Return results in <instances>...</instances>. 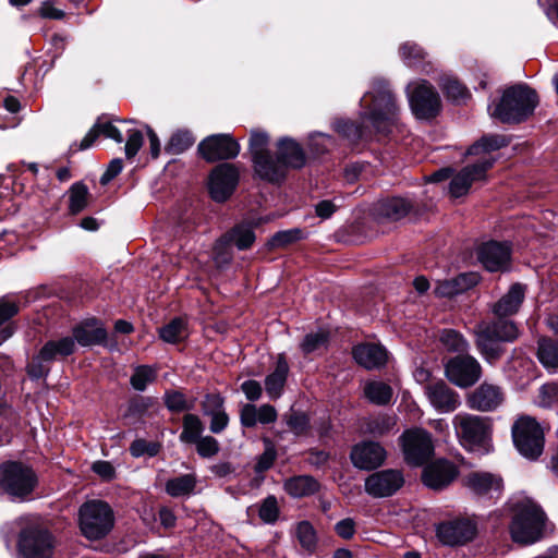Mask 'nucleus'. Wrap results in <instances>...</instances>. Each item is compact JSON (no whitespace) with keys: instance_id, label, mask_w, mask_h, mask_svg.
<instances>
[{"instance_id":"14","label":"nucleus","mask_w":558,"mask_h":558,"mask_svg":"<svg viewBox=\"0 0 558 558\" xmlns=\"http://www.w3.org/2000/svg\"><path fill=\"white\" fill-rule=\"evenodd\" d=\"M239 182L238 169L230 163L217 166L208 182L210 196L216 202L227 201L234 192Z\"/></svg>"},{"instance_id":"11","label":"nucleus","mask_w":558,"mask_h":558,"mask_svg":"<svg viewBox=\"0 0 558 558\" xmlns=\"http://www.w3.org/2000/svg\"><path fill=\"white\" fill-rule=\"evenodd\" d=\"M53 549V538L46 530L32 527L20 535L19 550L23 558H51Z\"/></svg>"},{"instance_id":"12","label":"nucleus","mask_w":558,"mask_h":558,"mask_svg":"<svg viewBox=\"0 0 558 558\" xmlns=\"http://www.w3.org/2000/svg\"><path fill=\"white\" fill-rule=\"evenodd\" d=\"M447 378L460 388L473 386L482 375L480 363L471 355L450 359L445 367Z\"/></svg>"},{"instance_id":"29","label":"nucleus","mask_w":558,"mask_h":558,"mask_svg":"<svg viewBox=\"0 0 558 558\" xmlns=\"http://www.w3.org/2000/svg\"><path fill=\"white\" fill-rule=\"evenodd\" d=\"M255 173L268 182H279L286 177V169L280 162L278 156L272 158L270 153L252 159Z\"/></svg>"},{"instance_id":"63","label":"nucleus","mask_w":558,"mask_h":558,"mask_svg":"<svg viewBox=\"0 0 558 558\" xmlns=\"http://www.w3.org/2000/svg\"><path fill=\"white\" fill-rule=\"evenodd\" d=\"M287 424L295 434H301L306 429L308 420L302 413H291L288 416Z\"/></svg>"},{"instance_id":"42","label":"nucleus","mask_w":558,"mask_h":558,"mask_svg":"<svg viewBox=\"0 0 558 558\" xmlns=\"http://www.w3.org/2000/svg\"><path fill=\"white\" fill-rule=\"evenodd\" d=\"M226 240L239 250H246L254 243L255 234L250 225H239L226 235Z\"/></svg>"},{"instance_id":"2","label":"nucleus","mask_w":558,"mask_h":558,"mask_svg":"<svg viewBox=\"0 0 558 558\" xmlns=\"http://www.w3.org/2000/svg\"><path fill=\"white\" fill-rule=\"evenodd\" d=\"M512 521L509 530L513 542L529 545L543 536L545 513L532 500L521 498L512 504Z\"/></svg>"},{"instance_id":"44","label":"nucleus","mask_w":558,"mask_h":558,"mask_svg":"<svg viewBox=\"0 0 558 558\" xmlns=\"http://www.w3.org/2000/svg\"><path fill=\"white\" fill-rule=\"evenodd\" d=\"M157 377V369L149 365H140L134 368L130 378V384L133 389L144 391L147 386L155 381Z\"/></svg>"},{"instance_id":"64","label":"nucleus","mask_w":558,"mask_h":558,"mask_svg":"<svg viewBox=\"0 0 558 558\" xmlns=\"http://www.w3.org/2000/svg\"><path fill=\"white\" fill-rule=\"evenodd\" d=\"M335 531L340 537L350 539L355 533V522L351 518L343 519L335 525Z\"/></svg>"},{"instance_id":"15","label":"nucleus","mask_w":558,"mask_h":558,"mask_svg":"<svg viewBox=\"0 0 558 558\" xmlns=\"http://www.w3.org/2000/svg\"><path fill=\"white\" fill-rule=\"evenodd\" d=\"M493 163V158L483 156L476 163L464 167L450 181L449 193L451 196L461 197L468 194L473 182L485 179L486 172Z\"/></svg>"},{"instance_id":"37","label":"nucleus","mask_w":558,"mask_h":558,"mask_svg":"<svg viewBox=\"0 0 558 558\" xmlns=\"http://www.w3.org/2000/svg\"><path fill=\"white\" fill-rule=\"evenodd\" d=\"M295 537L307 555H313L317 548V535L314 526L308 521H301L295 526Z\"/></svg>"},{"instance_id":"61","label":"nucleus","mask_w":558,"mask_h":558,"mask_svg":"<svg viewBox=\"0 0 558 558\" xmlns=\"http://www.w3.org/2000/svg\"><path fill=\"white\" fill-rule=\"evenodd\" d=\"M47 361L40 357V352L37 356L33 357L32 362L27 365V374L34 379L44 377L48 373V368L44 365Z\"/></svg>"},{"instance_id":"59","label":"nucleus","mask_w":558,"mask_h":558,"mask_svg":"<svg viewBox=\"0 0 558 558\" xmlns=\"http://www.w3.org/2000/svg\"><path fill=\"white\" fill-rule=\"evenodd\" d=\"M335 130L348 138H360L364 135V131L361 126L355 125L350 121H337L335 123Z\"/></svg>"},{"instance_id":"28","label":"nucleus","mask_w":558,"mask_h":558,"mask_svg":"<svg viewBox=\"0 0 558 558\" xmlns=\"http://www.w3.org/2000/svg\"><path fill=\"white\" fill-rule=\"evenodd\" d=\"M477 281L478 276L474 272L460 274L454 278L438 281L434 291L438 296L451 298L474 287Z\"/></svg>"},{"instance_id":"19","label":"nucleus","mask_w":558,"mask_h":558,"mask_svg":"<svg viewBox=\"0 0 558 558\" xmlns=\"http://www.w3.org/2000/svg\"><path fill=\"white\" fill-rule=\"evenodd\" d=\"M351 461L361 470H373L380 466L386 459V450L375 441H364L353 447Z\"/></svg>"},{"instance_id":"34","label":"nucleus","mask_w":558,"mask_h":558,"mask_svg":"<svg viewBox=\"0 0 558 558\" xmlns=\"http://www.w3.org/2000/svg\"><path fill=\"white\" fill-rule=\"evenodd\" d=\"M75 350V341L72 337H64L58 340L48 341L40 350V357L46 361H53L72 354Z\"/></svg>"},{"instance_id":"43","label":"nucleus","mask_w":558,"mask_h":558,"mask_svg":"<svg viewBox=\"0 0 558 558\" xmlns=\"http://www.w3.org/2000/svg\"><path fill=\"white\" fill-rule=\"evenodd\" d=\"M160 338L168 343H177L187 336L186 323L182 318H174L159 330Z\"/></svg>"},{"instance_id":"5","label":"nucleus","mask_w":558,"mask_h":558,"mask_svg":"<svg viewBox=\"0 0 558 558\" xmlns=\"http://www.w3.org/2000/svg\"><path fill=\"white\" fill-rule=\"evenodd\" d=\"M474 333L477 350L488 363H493L502 353L499 342L514 341L519 337V329L513 322L499 319L478 324Z\"/></svg>"},{"instance_id":"50","label":"nucleus","mask_w":558,"mask_h":558,"mask_svg":"<svg viewBox=\"0 0 558 558\" xmlns=\"http://www.w3.org/2000/svg\"><path fill=\"white\" fill-rule=\"evenodd\" d=\"M258 514L264 523H275L279 517V507L277 498L272 495L266 497L259 507Z\"/></svg>"},{"instance_id":"54","label":"nucleus","mask_w":558,"mask_h":558,"mask_svg":"<svg viewBox=\"0 0 558 558\" xmlns=\"http://www.w3.org/2000/svg\"><path fill=\"white\" fill-rule=\"evenodd\" d=\"M400 53L403 61L409 65H415L420 60L424 58V50L413 43H404L400 47Z\"/></svg>"},{"instance_id":"47","label":"nucleus","mask_w":558,"mask_h":558,"mask_svg":"<svg viewBox=\"0 0 558 558\" xmlns=\"http://www.w3.org/2000/svg\"><path fill=\"white\" fill-rule=\"evenodd\" d=\"M194 136L186 130H179L172 134L167 145V150L171 154H181L194 144Z\"/></svg>"},{"instance_id":"60","label":"nucleus","mask_w":558,"mask_h":558,"mask_svg":"<svg viewBox=\"0 0 558 558\" xmlns=\"http://www.w3.org/2000/svg\"><path fill=\"white\" fill-rule=\"evenodd\" d=\"M276 457H277V452H276L275 448L271 445H268L265 448V451L258 457L256 465H255V471L257 473H263V472L269 470L272 466V464L276 460Z\"/></svg>"},{"instance_id":"26","label":"nucleus","mask_w":558,"mask_h":558,"mask_svg":"<svg viewBox=\"0 0 558 558\" xmlns=\"http://www.w3.org/2000/svg\"><path fill=\"white\" fill-rule=\"evenodd\" d=\"M278 417L276 409L270 404H263L259 408L252 403H246L240 412L241 424L245 427H254L257 423L270 424Z\"/></svg>"},{"instance_id":"27","label":"nucleus","mask_w":558,"mask_h":558,"mask_svg":"<svg viewBox=\"0 0 558 558\" xmlns=\"http://www.w3.org/2000/svg\"><path fill=\"white\" fill-rule=\"evenodd\" d=\"M277 154L286 170L288 168L300 169L306 161L302 147L292 138H281L277 143Z\"/></svg>"},{"instance_id":"4","label":"nucleus","mask_w":558,"mask_h":558,"mask_svg":"<svg viewBox=\"0 0 558 558\" xmlns=\"http://www.w3.org/2000/svg\"><path fill=\"white\" fill-rule=\"evenodd\" d=\"M456 436L463 448L481 454L492 450L489 418L470 413H458L452 418Z\"/></svg>"},{"instance_id":"9","label":"nucleus","mask_w":558,"mask_h":558,"mask_svg":"<svg viewBox=\"0 0 558 558\" xmlns=\"http://www.w3.org/2000/svg\"><path fill=\"white\" fill-rule=\"evenodd\" d=\"M409 104L420 120H429L438 114L441 102L438 93L427 81L412 82L407 87Z\"/></svg>"},{"instance_id":"33","label":"nucleus","mask_w":558,"mask_h":558,"mask_svg":"<svg viewBox=\"0 0 558 558\" xmlns=\"http://www.w3.org/2000/svg\"><path fill=\"white\" fill-rule=\"evenodd\" d=\"M413 208V203L403 197H391L381 201L378 205L379 214L390 220L405 217Z\"/></svg>"},{"instance_id":"62","label":"nucleus","mask_w":558,"mask_h":558,"mask_svg":"<svg viewBox=\"0 0 558 558\" xmlns=\"http://www.w3.org/2000/svg\"><path fill=\"white\" fill-rule=\"evenodd\" d=\"M92 470L105 481H110L116 476V470L113 465L108 461L94 462Z\"/></svg>"},{"instance_id":"21","label":"nucleus","mask_w":558,"mask_h":558,"mask_svg":"<svg viewBox=\"0 0 558 558\" xmlns=\"http://www.w3.org/2000/svg\"><path fill=\"white\" fill-rule=\"evenodd\" d=\"M504 402V392L500 387L483 383L468 398L471 409L486 412L494 411Z\"/></svg>"},{"instance_id":"32","label":"nucleus","mask_w":558,"mask_h":558,"mask_svg":"<svg viewBox=\"0 0 558 558\" xmlns=\"http://www.w3.org/2000/svg\"><path fill=\"white\" fill-rule=\"evenodd\" d=\"M289 374V365L283 354H279L275 369L265 378V390L271 400L281 397Z\"/></svg>"},{"instance_id":"58","label":"nucleus","mask_w":558,"mask_h":558,"mask_svg":"<svg viewBox=\"0 0 558 558\" xmlns=\"http://www.w3.org/2000/svg\"><path fill=\"white\" fill-rule=\"evenodd\" d=\"M143 134L140 130H129L124 147L128 159L135 157L143 145Z\"/></svg>"},{"instance_id":"45","label":"nucleus","mask_w":558,"mask_h":558,"mask_svg":"<svg viewBox=\"0 0 558 558\" xmlns=\"http://www.w3.org/2000/svg\"><path fill=\"white\" fill-rule=\"evenodd\" d=\"M507 144V138L501 135L483 136L477 143L472 145L465 154L478 155L480 153H489L505 147Z\"/></svg>"},{"instance_id":"53","label":"nucleus","mask_w":558,"mask_h":558,"mask_svg":"<svg viewBox=\"0 0 558 558\" xmlns=\"http://www.w3.org/2000/svg\"><path fill=\"white\" fill-rule=\"evenodd\" d=\"M301 236L302 231L300 229L279 231L272 235V238L268 242V245L271 248L283 247L300 240Z\"/></svg>"},{"instance_id":"25","label":"nucleus","mask_w":558,"mask_h":558,"mask_svg":"<svg viewBox=\"0 0 558 558\" xmlns=\"http://www.w3.org/2000/svg\"><path fill=\"white\" fill-rule=\"evenodd\" d=\"M352 353L355 362L366 369L379 368L387 362V352L378 344H360L354 347Z\"/></svg>"},{"instance_id":"40","label":"nucleus","mask_w":558,"mask_h":558,"mask_svg":"<svg viewBox=\"0 0 558 558\" xmlns=\"http://www.w3.org/2000/svg\"><path fill=\"white\" fill-rule=\"evenodd\" d=\"M365 397L375 404H388L392 398V389L383 381H371L364 387Z\"/></svg>"},{"instance_id":"56","label":"nucleus","mask_w":558,"mask_h":558,"mask_svg":"<svg viewBox=\"0 0 558 558\" xmlns=\"http://www.w3.org/2000/svg\"><path fill=\"white\" fill-rule=\"evenodd\" d=\"M557 386L553 384L543 385L536 397L535 403L541 408H550L557 399Z\"/></svg>"},{"instance_id":"48","label":"nucleus","mask_w":558,"mask_h":558,"mask_svg":"<svg viewBox=\"0 0 558 558\" xmlns=\"http://www.w3.org/2000/svg\"><path fill=\"white\" fill-rule=\"evenodd\" d=\"M440 85L446 96L454 102L464 101L469 97L468 89L452 77L442 78Z\"/></svg>"},{"instance_id":"3","label":"nucleus","mask_w":558,"mask_h":558,"mask_svg":"<svg viewBox=\"0 0 558 558\" xmlns=\"http://www.w3.org/2000/svg\"><path fill=\"white\" fill-rule=\"evenodd\" d=\"M361 106L364 108L362 114L367 118L377 132H388L389 128L398 120L399 107L384 81L374 83L371 104H368V95H365L361 99Z\"/></svg>"},{"instance_id":"17","label":"nucleus","mask_w":558,"mask_h":558,"mask_svg":"<svg viewBox=\"0 0 558 558\" xmlns=\"http://www.w3.org/2000/svg\"><path fill=\"white\" fill-rule=\"evenodd\" d=\"M424 393L432 408L438 413H451L461 405L459 393L442 380L427 384Z\"/></svg>"},{"instance_id":"8","label":"nucleus","mask_w":558,"mask_h":558,"mask_svg":"<svg viewBox=\"0 0 558 558\" xmlns=\"http://www.w3.org/2000/svg\"><path fill=\"white\" fill-rule=\"evenodd\" d=\"M36 484L33 469L21 462H5L0 466V486L13 498L24 499Z\"/></svg>"},{"instance_id":"51","label":"nucleus","mask_w":558,"mask_h":558,"mask_svg":"<svg viewBox=\"0 0 558 558\" xmlns=\"http://www.w3.org/2000/svg\"><path fill=\"white\" fill-rule=\"evenodd\" d=\"M333 146V140L324 133H313L308 138V147L312 154L319 156L328 151Z\"/></svg>"},{"instance_id":"39","label":"nucleus","mask_w":558,"mask_h":558,"mask_svg":"<svg viewBox=\"0 0 558 558\" xmlns=\"http://www.w3.org/2000/svg\"><path fill=\"white\" fill-rule=\"evenodd\" d=\"M204 432V425L201 418L195 414H185L182 423L180 441L184 444H195Z\"/></svg>"},{"instance_id":"24","label":"nucleus","mask_w":558,"mask_h":558,"mask_svg":"<svg viewBox=\"0 0 558 558\" xmlns=\"http://www.w3.org/2000/svg\"><path fill=\"white\" fill-rule=\"evenodd\" d=\"M75 342L82 347L101 344L107 339V331L97 319H86L73 329Z\"/></svg>"},{"instance_id":"49","label":"nucleus","mask_w":558,"mask_h":558,"mask_svg":"<svg viewBox=\"0 0 558 558\" xmlns=\"http://www.w3.org/2000/svg\"><path fill=\"white\" fill-rule=\"evenodd\" d=\"M268 143L269 136L267 133L259 130H253L251 132L250 138V151L252 155V159H255V157L267 155V153H269Z\"/></svg>"},{"instance_id":"7","label":"nucleus","mask_w":558,"mask_h":558,"mask_svg":"<svg viewBox=\"0 0 558 558\" xmlns=\"http://www.w3.org/2000/svg\"><path fill=\"white\" fill-rule=\"evenodd\" d=\"M78 517L81 531L89 539L104 537L113 526L112 511L106 502L100 500L83 504Z\"/></svg>"},{"instance_id":"36","label":"nucleus","mask_w":558,"mask_h":558,"mask_svg":"<svg viewBox=\"0 0 558 558\" xmlns=\"http://www.w3.org/2000/svg\"><path fill=\"white\" fill-rule=\"evenodd\" d=\"M319 488L318 482L308 475H300L289 478L284 483L286 492L296 498L312 495Z\"/></svg>"},{"instance_id":"13","label":"nucleus","mask_w":558,"mask_h":558,"mask_svg":"<svg viewBox=\"0 0 558 558\" xmlns=\"http://www.w3.org/2000/svg\"><path fill=\"white\" fill-rule=\"evenodd\" d=\"M198 151L209 162L233 159L240 153V145L228 134L207 136L198 145Z\"/></svg>"},{"instance_id":"41","label":"nucleus","mask_w":558,"mask_h":558,"mask_svg":"<svg viewBox=\"0 0 558 558\" xmlns=\"http://www.w3.org/2000/svg\"><path fill=\"white\" fill-rule=\"evenodd\" d=\"M89 191L88 187L76 182L72 184L69 190V211L72 215H77L83 211L88 205Z\"/></svg>"},{"instance_id":"46","label":"nucleus","mask_w":558,"mask_h":558,"mask_svg":"<svg viewBox=\"0 0 558 558\" xmlns=\"http://www.w3.org/2000/svg\"><path fill=\"white\" fill-rule=\"evenodd\" d=\"M440 342L450 352L462 353L469 349L466 339L453 329L444 330L440 335Z\"/></svg>"},{"instance_id":"23","label":"nucleus","mask_w":558,"mask_h":558,"mask_svg":"<svg viewBox=\"0 0 558 558\" xmlns=\"http://www.w3.org/2000/svg\"><path fill=\"white\" fill-rule=\"evenodd\" d=\"M464 485L475 495L495 497L501 492L502 480L488 472H472L464 478Z\"/></svg>"},{"instance_id":"10","label":"nucleus","mask_w":558,"mask_h":558,"mask_svg":"<svg viewBox=\"0 0 558 558\" xmlns=\"http://www.w3.org/2000/svg\"><path fill=\"white\" fill-rule=\"evenodd\" d=\"M401 442L405 461L414 466L425 463L434 452L432 436L422 428L404 432Z\"/></svg>"},{"instance_id":"31","label":"nucleus","mask_w":558,"mask_h":558,"mask_svg":"<svg viewBox=\"0 0 558 558\" xmlns=\"http://www.w3.org/2000/svg\"><path fill=\"white\" fill-rule=\"evenodd\" d=\"M203 411L205 415L211 417V433L219 434L228 426L229 417L223 411V399L219 395L206 396L203 402Z\"/></svg>"},{"instance_id":"20","label":"nucleus","mask_w":558,"mask_h":558,"mask_svg":"<svg viewBox=\"0 0 558 558\" xmlns=\"http://www.w3.org/2000/svg\"><path fill=\"white\" fill-rule=\"evenodd\" d=\"M477 255L487 270L498 271L508 267L511 250L507 243L492 241L481 245Z\"/></svg>"},{"instance_id":"38","label":"nucleus","mask_w":558,"mask_h":558,"mask_svg":"<svg viewBox=\"0 0 558 558\" xmlns=\"http://www.w3.org/2000/svg\"><path fill=\"white\" fill-rule=\"evenodd\" d=\"M537 357L542 365L548 371L558 368V342L551 339H541L538 341Z\"/></svg>"},{"instance_id":"35","label":"nucleus","mask_w":558,"mask_h":558,"mask_svg":"<svg viewBox=\"0 0 558 558\" xmlns=\"http://www.w3.org/2000/svg\"><path fill=\"white\" fill-rule=\"evenodd\" d=\"M196 484L197 478L195 474H182L180 476L168 480L165 486V490L169 496L173 498L185 497L193 494Z\"/></svg>"},{"instance_id":"55","label":"nucleus","mask_w":558,"mask_h":558,"mask_svg":"<svg viewBox=\"0 0 558 558\" xmlns=\"http://www.w3.org/2000/svg\"><path fill=\"white\" fill-rule=\"evenodd\" d=\"M195 445L197 453L203 458H211L220 450L219 442L211 436H204L199 438Z\"/></svg>"},{"instance_id":"18","label":"nucleus","mask_w":558,"mask_h":558,"mask_svg":"<svg viewBox=\"0 0 558 558\" xmlns=\"http://www.w3.org/2000/svg\"><path fill=\"white\" fill-rule=\"evenodd\" d=\"M476 526L469 520H456L437 526V537L449 546L464 544L474 538Z\"/></svg>"},{"instance_id":"1","label":"nucleus","mask_w":558,"mask_h":558,"mask_svg":"<svg viewBox=\"0 0 558 558\" xmlns=\"http://www.w3.org/2000/svg\"><path fill=\"white\" fill-rule=\"evenodd\" d=\"M537 105L536 92L525 84H517L506 88L499 102L488 111L502 123H520L533 114Z\"/></svg>"},{"instance_id":"16","label":"nucleus","mask_w":558,"mask_h":558,"mask_svg":"<svg viewBox=\"0 0 558 558\" xmlns=\"http://www.w3.org/2000/svg\"><path fill=\"white\" fill-rule=\"evenodd\" d=\"M403 484V473L400 470L388 469L367 476L365 492L375 498L389 497L398 492Z\"/></svg>"},{"instance_id":"52","label":"nucleus","mask_w":558,"mask_h":558,"mask_svg":"<svg viewBox=\"0 0 558 558\" xmlns=\"http://www.w3.org/2000/svg\"><path fill=\"white\" fill-rule=\"evenodd\" d=\"M328 335L324 330H318L316 332H311L305 336L301 348L305 353L315 352L322 348H324L327 343Z\"/></svg>"},{"instance_id":"30","label":"nucleus","mask_w":558,"mask_h":558,"mask_svg":"<svg viewBox=\"0 0 558 558\" xmlns=\"http://www.w3.org/2000/svg\"><path fill=\"white\" fill-rule=\"evenodd\" d=\"M525 295V287L521 283H514L509 291L493 306V312L498 317H506L515 314Z\"/></svg>"},{"instance_id":"57","label":"nucleus","mask_w":558,"mask_h":558,"mask_svg":"<svg viewBox=\"0 0 558 558\" xmlns=\"http://www.w3.org/2000/svg\"><path fill=\"white\" fill-rule=\"evenodd\" d=\"M165 402L167 408L173 412L192 409V405L187 403L184 395L178 391L167 392L165 396Z\"/></svg>"},{"instance_id":"22","label":"nucleus","mask_w":558,"mask_h":558,"mask_svg":"<svg viewBox=\"0 0 558 558\" xmlns=\"http://www.w3.org/2000/svg\"><path fill=\"white\" fill-rule=\"evenodd\" d=\"M458 476L457 468L448 461L439 460L423 471V482L433 489H441L449 485Z\"/></svg>"},{"instance_id":"6","label":"nucleus","mask_w":558,"mask_h":558,"mask_svg":"<svg viewBox=\"0 0 558 558\" xmlns=\"http://www.w3.org/2000/svg\"><path fill=\"white\" fill-rule=\"evenodd\" d=\"M513 444L525 458L535 460L544 450V430L532 416L521 415L512 425Z\"/></svg>"}]
</instances>
